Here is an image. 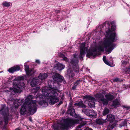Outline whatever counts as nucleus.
Masks as SVG:
<instances>
[{"label":"nucleus","instance_id":"nucleus-1","mask_svg":"<svg viewBox=\"0 0 130 130\" xmlns=\"http://www.w3.org/2000/svg\"><path fill=\"white\" fill-rule=\"evenodd\" d=\"M106 35L107 37L104 39L103 42H99L97 44L94 43L91 45V50L89 51L87 53V57H90L91 56H95L97 54L96 52L103 51L104 48L108 54L112 50L115 46L113 42L117 40L116 34L108 29L106 31Z\"/></svg>","mask_w":130,"mask_h":130},{"label":"nucleus","instance_id":"nucleus-2","mask_svg":"<svg viewBox=\"0 0 130 130\" xmlns=\"http://www.w3.org/2000/svg\"><path fill=\"white\" fill-rule=\"evenodd\" d=\"M57 90L52 88H47L42 89V95L38 94L37 98L39 99H43L46 100H42L40 101H38L40 105L46 106L48 105V102L51 105H53L59 101V99L57 97L58 93Z\"/></svg>","mask_w":130,"mask_h":130},{"label":"nucleus","instance_id":"nucleus-3","mask_svg":"<svg viewBox=\"0 0 130 130\" xmlns=\"http://www.w3.org/2000/svg\"><path fill=\"white\" fill-rule=\"evenodd\" d=\"M33 98V96L30 95L28 96L25 99V103L22 106L20 110V112L22 115H24L26 113V107H28L29 112L32 115L36 112L37 107L36 104L37 101L32 100Z\"/></svg>","mask_w":130,"mask_h":130},{"label":"nucleus","instance_id":"nucleus-4","mask_svg":"<svg viewBox=\"0 0 130 130\" xmlns=\"http://www.w3.org/2000/svg\"><path fill=\"white\" fill-rule=\"evenodd\" d=\"M23 79V77H18L16 78L15 80L17 82H13V88H10L9 89V90L5 91L6 92H10L11 94H14L17 93H20L21 90L18 89L17 88L21 89L25 87V84L23 82L20 81Z\"/></svg>","mask_w":130,"mask_h":130},{"label":"nucleus","instance_id":"nucleus-5","mask_svg":"<svg viewBox=\"0 0 130 130\" xmlns=\"http://www.w3.org/2000/svg\"><path fill=\"white\" fill-rule=\"evenodd\" d=\"M115 117L114 115L110 114L107 115V118L105 119L106 121H109L110 123L107 127V128L106 130H112L114 127L115 125L114 121Z\"/></svg>","mask_w":130,"mask_h":130},{"label":"nucleus","instance_id":"nucleus-6","mask_svg":"<svg viewBox=\"0 0 130 130\" xmlns=\"http://www.w3.org/2000/svg\"><path fill=\"white\" fill-rule=\"evenodd\" d=\"M79 120L77 119H68L67 121L63 126V127L65 129H67L70 127L71 126L75 124L79 123Z\"/></svg>","mask_w":130,"mask_h":130},{"label":"nucleus","instance_id":"nucleus-7","mask_svg":"<svg viewBox=\"0 0 130 130\" xmlns=\"http://www.w3.org/2000/svg\"><path fill=\"white\" fill-rule=\"evenodd\" d=\"M84 97L85 99H86L88 101V105L90 107H93L94 106L95 99L94 98L89 95H86Z\"/></svg>","mask_w":130,"mask_h":130},{"label":"nucleus","instance_id":"nucleus-8","mask_svg":"<svg viewBox=\"0 0 130 130\" xmlns=\"http://www.w3.org/2000/svg\"><path fill=\"white\" fill-rule=\"evenodd\" d=\"M85 43H83L80 45L79 58L81 60H83V58L85 55V53L86 52L87 50V48L85 47Z\"/></svg>","mask_w":130,"mask_h":130},{"label":"nucleus","instance_id":"nucleus-9","mask_svg":"<svg viewBox=\"0 0 130 130\" xmlns=\"http://www.w3.org/2000/svg\"><path fill=\"white\" fill-rule=\"evenodd\" d=\"M52 78L54 82H59L62 81L63 79V77L61 76L58 73H55L54 74Z\"/></svg>","mask_w":130,"mask_h":130},{"label":"nucleus","instance_id":"nucleus-10","mask_svg":"<svg viewBox=\"0 0 130 130\" xmlns=\"http://www.w3.org/2000/svg\"><path fill=\"white\" fill-rule=\"evenodd\" d=\"M96 96L99 98V100L100 102L102 103L104 105H107L108 103V101L106 99L103 98V94L100 93L96 94Z\"/></svg>","mask_w":130,"mask_h":130},{"label":"nucleus","instance_id":"nucleus-11","mask_svg":"<svg viewBox=\"0 0 130 130\" xmlns=\"http://www.w3.org/2000/svg\"><path fill=\"white\" fill-rule=\"evenodd\" d=\"M40 80H39L38 77H36L33 79L31 82L30 85L32 87H35L41 84Z\"/></svg>","mask_w":130,"mask_h":130},{"label":"nucleus","instance_id":"nucleus-12","mask_svg":"<svg viewBox=\"0 0 130 130\" xmlns=\"http://www.w3.org/2000/svg\"><path fill=\"white\" fill-rule=\"evenodd\" d=\"M25 70L26 73L27 75H31L34 73V71L33 69H29V66L28 65L25 64Z\"/></svg>","mask_w":130,"mask_h":130},{"label":"nucleus","instance_id":"nucleus-13","mask_svg":"<svg viewBox=\"0 0 130 130\" xmlns=\"http://www.w3.org/2000/svg\"><path fill=\"white\" fill-rule=\"evenodd\" d=\"M74 58L72 59L71 61V63L73 64L74 66L76 65L78 62V55L76 54H74Z\"/></svg>","mask_w":130,"mask_h":130},{"label":"nucleus","instance_id":"nucleus-14","mask_svg":"<svg viewBox=\"0 0 130 130\" xmlns=\"http://www.w3.org/2000/svg\"><path fill=\"white\" fill-rule=\"evenodd\" d=\"M23 100H20L15 99L14 100L13 103V106L15 108H18L19 105L20 103H22Z\"/></svg>","mask_w":130,"mask_h":130},{"label":"nucleus","instance_id":"nucleus-15","mask_svg":"<svg viewBox=\"0 0 130 130\" xmlns=\"http://www.w3.org/2000/svg\"><path fill=\"white\" fill-rule=\"evenodd\" d=\"M64 65L58 63L55 65L54 66V68L59 71L62 70L64 69Z\"/></svg>","mask_w":130,"mask_h":130},{"label":"nucleus","instance_id":"nucleus-16","mask_svg":"<svg viewBox=\"0 0 130 130\" xmlns=\"http://www.w3.org/2000/svg\"><path fill=\"white\" fill-rule=\"evenodd\" d=\"M20 69L19 67L17 66L11 68L9 69L8 71L11 73H13L15 71L19 70Z\"/></svg>","mask_w":130,"mask_h":130},{"label":"nucleus","instance_id":"nucleus-17","mask_svg":"<svg viewBox=\"0 0 130 130\" xmlns=\"http://www.w3.org/2000/svg\"><path fill=\"white\" fill-rule=\"evenodd\" d=\"M47 77V75L46 73H40L39 76L37 77L39 80H40L41 82L43 80L46 78Z\"/></svg>","mask_w":130,"mask_h":130},{"label":"nucleus","instance_id":"nucleus-18","mask_svg":"<svg viewBox=\"0 0 130 130\" xmlns=\"http://www.w3.org/2000/svg\"><path fill=\"white\" fill-rule=\"evenodd\" d=\"M105 96L108 101L112 100L114 98L113 95L108 93L105 95Z\"/></svg>","mask_w":130,"mask_h":130},{"label":"nucleus","instance_id":"nucleus-19","mask_svg":"<svg viewBox=\"0 0 130 130\" xmlns=\"http://www.w3.org/2000/svg\"><path fill=\"white\" fill-rule=\"evenodd\" d=\"M74 105L76 106L80 107L82 108H86V106L83 103L82 101H80L78 103H76L74 104Z\"/></svg>","mask_w":130,"mask_h":130},{"label":"nucleus","instance_id":"nucleus-20","mask_svg":"<svg viewBox=\"0 0 130 130\" xmlns=\"http://www.w3.org/2000/svg\"><path fill=\"white\" fill-rule=\"evenodd\" d=\"M8 110L7 109V112H5L4 113H2V115L4 116V120L5 122V123L7 124V121L8 120L9 114L8 113Z\"/></svg>","mask_w":130,"mask_h":130},{"label":"nucleus","instance_id":"nucleus-21","mask_svg":"<svg viewBox=\"0 0 130 130\" xmlns=\"http://www.w3.org/2000/svg\"><path fill=\"white\" fill-rule=\"evenodd\" d=\"M68 112L70 114V115L74 116L75 113V110L74 108H70L68 110Z\"/></svg>","mask_w":130,"mask_h":130},{"label":"nucleus","instance_id":"nucleus-22","mask_svg":"<svg viewBox=\"0 0 130 130\" xmlns=\"http://www.w3.org/2000/svg\"><path fill=\"white\" fill-rule=\"evenodd\" d=\"M96 123L99 124H101L103 123L106 122V120L102 119H99L96 120Z\"/></svg>","mask_w":130,"mask_h":130},{"label":"nucleus","instance_id":"nucleus-23","mask_svg":"<svg viewBox=\"0 0 130 130\" xmlns=\"http://www.w3.org/2000/svg\"><path fill=\"white\" fill-rule=\"evenodd\" d=\"M119 104L120 102L118 100L116 99L113 102L112 106L115 107L116 106L119 105Z\"/></svg>","mask_w":130,"mask_h":130},{"label":"nucleus","instance_id":"nucleus-24","mask_svg":"<svg viewBox=\"0 0 130 130\" xmlns=\"http://www.w3.org/2000/svg\"><path fill=\"white\" fill-rule=\"evenodd\" d=\"M96 113L94 110H91L90 111V112H89V116L90 117H94L95 116H96Z\"/></svg>","mask_w":130,"mask_h":130},{"label":"nucleus","instance_id":"nucleus-25","mask_svg":"<svg viewBox=\"0 0 130 130\" xmlns=\"http://www.w3.org/2000/svg\"><path fill=\"white\" fill-rule=\"evenodd\" d=\"M11 5L12 3H11L7 2H4L2 3L3 5L6 7H8Z\"/></svg>","mask_w":130,"mask_h":130},{"label":"nucleus","instance_id":"nucleus-26","mask_svg":"<svg viewBox=\"0 0 130 130\" xmlns=\"http://www.w3.org/2000/svg\"><path fill=\"white\" fill-rule=\"evenodd\" d=\"M60 125L59 124H55L53 125V128L54 130H57L59 128Z\"/></svg>","mask_w":130,"mask_h":130},{"label":"nucleus","instance_id":"nucleus-27","mask_svg":"<svg viewBox=\"0 0 130 130\" xmlns=\"http://www.w3.org/2000/svg\"><path fill=\"white\" fill-rule=\"evenodd\" d=\"M103 61L106 64L111 67L112 66L111 64H110L107 60H106L105 56H104L103 57Z\"/></svg>","mask_w":130,"mask_h":130},{"label":"nucleus","instance_id":"nucleus-28","mask_svg":"<svg viewBox=\"0 0 130 130\" xmlns=\"http://www.w3.org/2000/svg\"><path fill=\"white\" fill-rule=\"evenodd\" d=\"M111 28L113 31H114L116 29V25L114 22H112L111 23Z\"/></svg>","mask_w":130,"mask_h":130},{"label":"nucleus","instance_id":"nucleus-29","mask_svg":"<svg viewBox=\"0 0 130 130\" xmlns=\"http://www.w3.org/2000/svg\"><path fill=\"white\" fill-rule=\"evenodd\" d=\"M90 110L89 109H84L82 111L87 115L89 116Z\"/></svg>","mask_w":130,"mask_h":130},{"label":"nucleus","instance_id":"nucleus-30","mask_svg":"<svg viewBox=\"0 0 130 130\" xmlns=\"http://www.w3.org/2000/svg\"><path fill=\"white\" fill-rule=\"evenodd\" d=\"M109 111L108 109L107 108H105L103 111V115L105 116L106 115L109 113Z\"/></svg>","mask_w":130,"mask_h":130},{"label":"nucleus","instance_id":"nucleus-31","mask_svg":"<svg viewBox=\"0 0 130 130\" xmlns=\"http://www.w3.org/2000/svg\"><path fill=\"white\" fill-rule=\"evenodd\" d=\"M68 73L69 76L70 77H71L72 78L73 77L74 75V74L73 73V72L72 71L71 72L69 70H68Z\"/></svg>","mask_w":130,"mask_h":130},{"label":"nucleus","instance_id":"nucleus-32","mask_svg":"<svg viewBox=\"0 0 130 130\" xmlns=\"http://www.w3.org/2000/svg\"><path fill=\"white\" fill-rule=\"evenodd\" d=\"M59 55L62 57L63 58L64 60L67 61H68L67 58L66 57H65L64 55L62 54V53H59Z\"/></svg>","mask_w":130,"mask_h":130},{"label":"nucleus","instance_id":"nucleus-33","mask_svg":"<svg viewBox=\"0 0 130 130\" xmlns=\"http://www.w3.org/2000/svg\"><path fill=\"white\" fill-rule=\"evenodd\" d=\"M127 123L125 121H124L123 123L121 124V125L120 126V127L121 128L122 126H126Z\"/></svg>","mask_w":130,"mask_h":130},{"label":"nucleus","instance_id":"nucleus-34","mask_svg":"<svg viewBox=\"0 0 130 130\" xmlns=\"http://www.w3.org/2000/svg\"><path fill=\"white\" fill-rule=\"evenodd\" d=\"M76 69H75V68H74V72H76L77 73L79 71V67L77 66H76Z\"/></svg>","mask_w":130,"mask_h":130},{"label":"nucleus","instance_id":"nucleus-35","mask_svg":"<svg viewBox=\"0 0 130 130\" xmlns=\"http://www.w3.org/2000/svg\"><path fill=\"white\" fill-rule=\"evenodd\" d=\"M122 65L124 66L125 65V64H126L127 63V62L126 61H124L122 60Z\"/></svg>","mask_w":130,"mask_h":130},{"label":"nucleus","instance_id":"nucleus-36","mask_svg":"<svg viewBox=\"0 0 130 130\" xmlns=\"http://www.w3.org/2000/svg\"><path fill=\"white\" fill-rule=\"evenodd\" d=\"M80 80H77L76 82H75V83L74 84V85L77 86L79 83V82H80Z\"/></svg>","mask_w":130,"mask_h":130},{"label":"nucleus","instance_id":"nucleus-37","mask_svg":"<svg viewBox=\"0 0 130 130\" xmlns=\"http://www.w3.org/2000/svg\"><path fill=\"white\" fill-rule=\"evenodd\" d=\"M84 130H93L92 129L87 127Z\"/></svg>","mask_w":130,"mask_h":130},{"label":"nucleus","instance_id":"nucleus-38","mask_svg":"<svg viewBox=\"0 0 130 130\" xmlns=\"http://www.w3.org/2000/svg\"><path fill=\"white\" fill-rule=\"evenodd\" d=\"M119 80V79L118 78H117L113 80V81L114 82H117Z\"/></svg>","mask_w":130,"mask_h":130},{"label":"nucleus","instance_id":"nucleus-39","mask_svg":"<svg viewBox=\"0 0 130 130\" xmlns=\"http://www.w3.org/2000/svg\"><path fill=\"white\" fill-rule=\"evenodd\" d=\"M5 105H2V108L1 110H0V111H3V110L4 108L5 107Z\"/></svg>","mask_w":130,"mask_h":130},{"label":"nucleus","instance_id":"nucleus-40","mask_svg":"<svg viewBox=\"0 0 130 130\" xmlns=\"http://www.w3.org/2000/svg\"><path fill=\"white\" fill-rule=\"evenodd\" d=\"M76 86H75V85H74V86L72 87V89H74L76 88Z\"/></svg>","mask_w":130,"mask_h":130},{"label":"nucleus","instance_id":"nucleus-41","mask_svg":"<svg viewBox=\"0 0 130 130\" xmlns=\"http://www.w3.org/2000/svg\"><path fill=\"white\" fill-rule=\"evenodd\" d=\"M36 62L37 63H38V64H39V63H40V61H39V60H36Z\"/></svg>","mask_w":130,"mask_h":130},{"label":"nucleus","instance_id":"nucleus-42","mask_svg":"<svg viewBox=\"0 0 130 130\" xmlns=\"http://www.w3.org/2000/svg\"><path fill=\"white\" fill-rule=\"evenodd\" d=\"M62 102L61 101L58 104V105H61V104H62Z\"/></svg>","mask_w":130,"mask_h":130},{"label":"nucleus","instance_id":"nucleus-43","mask_svg":"<svg viewBox=\"0 0 130 130\" xmlns=\"http://www.w3.org/2000/svg\"><path fill=\"white\" fill-rule=\"evenodd\" d=\"M15 130H20V129L18 128L16 129Z\"/></svg>","mask_w":130,"mask_h":130},{"label":"nucleus","instance_id":"nucleus-44","mask_svg":"<svg viewBox=\"0 0 130 130\" xmlns=\"http://www.w3.org/2000/svg\"><path fill=\"white\" fill-rule=\"evenodd\" d=\"M130 108V107H127V109H129Z\"/></svg>","mask_w":130,"mask_h":130},{"label":"nucleus","instance_id":"nucleus-45","mask_svg":"<svg viewBox=\"0 0 130 130\" xmlns=\"http://www.w3.org/2000/svg\"><path fill=\"white\" fill-rule=\"evenodd\" d=\"M30 121H31V119H30Z\"/></svg>","mask_w":130,"mask_h":130},{"label":"nucleus","instance_id":"nucleus-46","mask_svg":"<svg viewBox=\"0 0 130 130\" xmlns=\"http://www.w3.org/2000/svg\"><path fill=\"white\" fill-rule=\"evenodd\" d=\"M110 58H111V59H112V57H111V58L110 57Z\"/></svg>","mask_w":130,"mask_h":130}]
</instances>
